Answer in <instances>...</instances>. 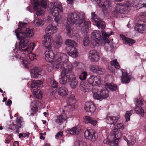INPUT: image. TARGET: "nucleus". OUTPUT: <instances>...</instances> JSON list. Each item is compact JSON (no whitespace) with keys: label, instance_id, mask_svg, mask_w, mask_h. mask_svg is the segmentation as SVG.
Listing matches in <instances>:
<instances>
[{"label":"nucleus","instance_id":"nucleus-1","mask_svg":"<svg viewBox=\"0 0 146 146\" xmlns=\"http://www.w3.org/2000/svg\"><path fill=\"white\" fill-rule=\"evenodd\" d=\"M18 39L20 40L19 48L24 51L31 52L33 50L35 45L33 42H30L29 38L34 35L33 30L26 28L24 32L19 28L16 29L15 31Z\"/></svg>","mask_w":146,"mask_h":146},{"label":"nucleus","instance_id":"nucleus-2","mask_svg":"<svg viewBox=\"0 0 146 146\" xmlns=\"http://www.w3.org/2000/svg\"><path fill=\"white\" fill-rule=\"evenodd\" d=\"M45 59L48 62H52L54 60V58L56 59L54 63V67L58 69L61 68L64 70V64H65L68 65L71 64L68 63H66L68 60V56L64 53H57L55 56L52 50H46L45 52Z\"/></svg>","mask_w":146,"mask_h":146},{"label":"nucleus","instance_id":"nucleus-3","mask_svg":"<svg viewBox=\"0 0 146 146\" xmlns=\"http://www.w3.org/2000/svg\"><path fill=\"white\" fill-rule=\"evenodd\" d=\"M80 16L75 12L68 13L67 16L68 21L66 25V29L67 31V34L70 37L73 36L72 25L74 24L77 25L78 26L81 27L85 19V16L83 13Z\"/></svg>","mask_w":146,"mask_h":146},{"label":"nucleus","instance_id":"nucleus-4","mask_svg":"<svg viewBox=\"0 0 146 146\" xmlns=\"http://www.w3.org/2000/svg\"><path fill=\"white\" fill-rule=\"evenodd\" d=\"M139 0H127L123 4H117L113 13L115 15H116L119 13L124 14L127 13L128 11L131 9V6L135 7L138 9L145 7L141 1L138 2V1Z\"/></svg>","mask_w":146,"mask_h":146},{"label":"nucleus","instance_id":"nucleus-5","mask_svg":"<svg viewBox=\"0 0 146 146\" xmlns=\"http://www.w3.org/2000/svg\"><path fill=\"white\" fill-rule=\"evenodd\" d=\"M112 133L114 136L113 140L111 141L108 138L104 140V143L110 146H117L119 142L121 141V137L122 135L121 131L115 127L113 130Z\"/></svg>","mask_w":146,"mask_h":146},{"label":"nucleus","instance_id":"nucleus-6","mask_svg":"<svg viewBox=\"0 0 146 146\" xmlns=\"http://www.w3.org/2000/svg\"><path fill=\"white\" fill-rule=\"evenodd\" d=\"M63 70L61 73V78L59 79V82L60 84H63L68 82L69 80V76L71 73L72 66V64L68 65L65 64H64Z\"/></svg>","mask_w":146,"mask_h":146},{"label":"nucleus","instance_id":"nucleus-7","mask_svg":"<svg viewBox=\"0 0 146 146\" xmlns=\"http://www.w3.org/2000/svg\"><path fill=\"white\" fill-rule=\"evenodd\" d=\"M84 135L86 139L92 141H95L98 138L97 133L92 129L86 130L84 132Z\"/></svg>","mask_w":146,"mask_h":146},{"label":"nucleus","instance_id":"nucleus-8","mask_svg":"<svg viewBox=\"0 0 146 146\" xmlns=\"http://www.w3.org/2000/svg\"><path fill=\"white\" fill-rule=\"evenodd\" d=\"M91 16V21L94 22V24L99 28H100V26L102 29L105 27V22L104 21L101 20L100 18H98V15L95 14V12L92 13Z\"/></svg>","mask_w":146,"mask_h":146},{"label":"nucleus","instance_id":"nucleus-9","mask_svg":"<svg viewBox=\"0 0 146 146\" xmlns=\"http://www.w3.org/2000/svg\"><path fill=\"white\" fill-rule=\"evenodd\" d=\"M24 124L23 117H17L16 121L13 122V125L11 127V129L13 130H16L15 131L17 133H18L19 132V128H21Z\"/></svg>","mask_w":146,"mask_h":146},{"label":"nucleus","instance_id":"nucleus-10","mask_svg":"<svg viewBox=\"0 0 146 146\" xmlns=\"http://www.w3.org/2000/svg\"><path fill=\"white\" fill-rule=\"evenodd\" d=\"M50 11L53 16L56 17L62 13L63 8L61 5H58L56 2H54L53 7L51 9Z\"/></svg>","mask_w":146,"mask_h":146},{"label":"nucleus","instance_id":"nucleus-11","mask_svg":"<svg viewBox=\"0 0 146 146\" xmlns=\"http://www.w3.org/2000/svg\"><path fill=\"white\" fill-rule=\"evenodd\" d=\"M92 38L96 44L99 45L102 44L101 33L99 31H95L92 34Z\"/></svg>","mask_w":146,"mask_h":146},{"label":"nucleus","instance_id":"nucleus-12","mask_svg":"<svg viewBox=\"0 0 146 146\" xmlns=\"http://www.w3.org/2000/svg\"><path fill=\"white\" fill-rule=\"evenodd\" d=\"M47 0H36L33 3V9H36L38 7H41L46 9L47 8Z\"/></svg>","mask_w":146,"mask_h":146},{"label":"nucleus","instance_id":"nucleus-13","mask_svg":"<svg viewBox=\"0 0 146 146\" xmlns=\"http://www.w3.org/2000/svg\"><path fill=\"white\" fill-rule=\"evenodd\" d=\"M52 36L48 35H46L44 36V38H42V41L43 43V44L44 45L46 48L47 49L49 50L51 49L52 46H51L52 40Z\"/></svg>","mask_w":146,"mask_h":146},{"label":"nucleus","instance_id":"nucleus-14","mask_svg":"<svg viewBox=\"0 0 146 146\" xmlns=\"http://www.w3.org/2000/svg\"><path fill=\"white\" fill-rule=\"evenodd\" d=\"M108 92H92L93 98L98 100H102L108 97L109 96Z\"/></svg>","mask_w":146,"mask_h":146},{"label":"nucleus","instance_id":"nucleus-15","mask_svg":"<svg viewBox=\"0 0 146 146\" xmlns=\"http://www.w3.org/2000/svg\"><path fill=\"white\" fill-rule=\"evenodd\" d=\"M120 118V116L119 115L114 116H110L109 114H108L106 118V122L109 124L115 125Z\"/></svg>","mask_w":146,"mask_h":146},{"label":"nucleus","instance_id":"nucleus-16","mask_svg":"<svg viewBox=\"0 0 146 146\" xmlns=\"http://www.w3.org/2000/svg\"><path fill=\"white\" fill-rule=\"evenodd\" d=\"M89 57L92 62H97L100 58L99 53L96 50H91L89 53Z\"/></svg>","mask_w":146,"mask_h":146},{"label":"nucleus","instance_id":"nucleus-17","mask_svg":"<svg viewBox=\"0 0 146 146\" xmlns=\"http://www.w3.org/2000/svg\"><path fill=\"white\" fill-rule=\"evenodd\" d=\"M85 110L87 112L93 113L96 107L94 104L92 102H87L85 104Z\"/></svg>","mask_w":146,"mask_h":146},{"label":"nucleus","instance_id":"nucleus-18","mask_svg":"<svg viewBox=\"0 0 146 146\" xmlns=\"http://www.w3.org/2000/svg\"><path fill=\"white\" fill-rule=\"evenodd\" d=\"M42 84V82L40 80H33L31 81H29L28 83V86L31 85V88L33 89V91L36 90L38 87ZM35 91H39V90H37Z\"/></svg>","mask_w":146,"mask_h":146},{"label":"nucleus","instance_id":"nucleus-19","mask_svg":"<svg viewBox=\"0 0 146 146\" xmlns=\"http://www.w3.org/2000/svg\"><path fill=\"white\" fill-rule=\"evenodd\" d=\"M69 77L68 78H69L68 82H69L72 88H75L78 83L77 80L75 77L74 75L72 74L71 72Z\"/></svg>","mask_w":146,"mask_h":146},{"label":"nucleus","instance_id":"nucleus-20","mask_svg":"<svg viewBox=\"0 0 146 146\" xmlns=\"http://www.w3.org/2000/svg\"><path fill=\"white\" fill-rule=\"evenodd\" d=\"M90 69L93 73L99 75L103 74L104 73V70L97 65H93L91 66Z\"/></svg>","mask_w":146,"mask_h":146},{"label":"nucleus","instance_id":"nucleus-21","mask_svg":"<svg viewBox=\"0 0 146 146\" xmlns=\"http://www.w3.org/2000/svg\"><path fill=\"white\" fill-rule=\"evenodd\" d=\"M57 28L56 26L49 25L46 28L45 32L46 34L52 35L56 33Z\"/></svg>","mask_w":146,"mask_h":146},{"label":"nucleus","instance_id":"nucleus-22","mask_svg":"<svg viewBox=\"0 0 146 146\" xmlns=\"http://www.w3.org/2000/svg\"><path fill=\"white\" fill-rule=\"evenodd\" d=\"M72 92L70 93L67 97V102L68 106H73L76 102L75 96L72 94Z\"/></svg>","mask_w":146,"mask_h":146},{"label":"nucleus","instance_id":"nucleus-23","mask_svg":"<svg viewBox=\"0 0 146 146\" xmlns=\"http://www.w3.org/2000/svg\"><path fill=\"white\" fill-rule=\"evenodd\" d=\"M80 130V128L78 126H76L72 128L71 129H68L66 131L67 133L74 135L78 134Z\"/></svg>","mask_w":146,"mask_h":146},{"label":"nucleus","instance_id":"nucleus-24","mask_svg":"<svg viewBox=\"0 0 146 146\" xmlns=\"http://www.w3.org/2000/svg\"><path fill=\"white\" fill-rule=\"evenodd\" d=\"M84 121L86 123H89L93 126H95L98 123V121L94 118L87 116L85 117Z\"/></svg>","mask_w":146,"mask_h":146},{"label":"nucleus","instance_id":"nucleus-25","mask_svg":"<svg viewBox=\"0 0 146 146\" xmlns=\"http://www.w3.org/2000/svg\"><path fill=\"white\" fill-rule=\"evenodd\" d=\"M99 6L102 8L103 11H106L107 8L111 6V2L110 0H106L104 1L103 4H99Z\"/></svg>","mask_w":146,"mask_h":146},{"label":"nucleus","instance_id":"nucleus-26","mask_svg":"<svg viewBox=\"0 0 146 146\" xmlns=\"http://www.w3.org/2000/svg\"><path fill=\"white\" fill-rule=\"evenodd\" d=\"M67 118L66 114L63 113L57 116V119L56 120L55 122L60 125Z\"/></svg>","mask_w":146,"mask_h":146},{"label":"nucleus","instance_id":"nucleus-27","mask_svg":"<svg viewBox=\"0 0 146 146\" xmlns=\"http://www.w3.org/2000/svg\"><path fill=\"white\" fill-rule=\"evenodd\" d=\"M132 78L130 75L129 76L128 74H125L123 72H122V76L121 77V81L124 84H127L129 83L130 80Z\"/></svg>","mask_w":146,"mask_h":146},{"label":"nucleus","instance_id":"nucleus-28","mask_svg":"<svg viewBox=\"0 0 146 146\" xmlns=\"http://www.w3.org/2000/svg\"><path fill=\"white\" fill-rule=\"evenodd\" d=\"M41 70L37 67L33 68L32 70L31 77L34 78H37L40 76Z\"/></svg>","mask_w":146,"mask_h":146},{"label":"nucleus","instance_id":"nucleus-29","mask_svg":"<svg viewBox=\"0 0 146 146\" xmlns=\"http://www.w3.org/2000/svg\"><path fill=\"white\" fill-rule=\"evenodd\" d=\"M83 70V69L82 68L78 69L79 72V78L82 81L85 80L88 76L87 73Z\"/></svg>","mask_w":146,"mask_h":146},{"label":"nucleus","instance_id":"nucleus-30","mask_svg":"<svg viewBox=\"0 0 146 146\" xmlns=\"http://www.w3.org/2000/svg\"><path fill=\"white\" fill-rule=\"evenodd\" d=\"M62 42V40L60 36L56 37L53 43L54 47L56 48H59L61 46Z\"/></svg>","mask_w":146,"mask_h":146},{"label":"nucleus","instance_id":"nucleus-31","mask_svg":"<svg viewBox=\"0 0 146 146\" xmlns=\"http://www.w3.org/2000/svg\"><path fill=\"white\" fill-rule=\"evenodd\" d=\"M135 30L138 31L139 33H143L146 29V25L145 24H140L137 23L135 27Z\"/></svg>","mask_w":146,"mask_h":146},{"label":"nucleus","instance_id":"nucleus-32","mask_svg":"<svg viewBox=\"0 0 146 146\" xmlns=\"http://www.w3.org/2000/svg\"><path fill=\"white\" fill-rule=\"evenodd\" d=\"M70 50L68 52V54L73 58H76L78 55L77 49L76 47L70 49Z\"/></svg>","mask_w":146,"mask_h":146},{"label":"nucleus","instance_id":"nucleus-33","mask_svg":"<svg viewBox=\"0 0 146 146\" xmlns=\"http://www.w3.org/2000/svg\"><path fill=\"white\" fill-rule=\"evenodd\" d=\"M91 24L90 21H84V22L83 26L82 28V30L84 33H87L89 31V26Z\"/></svg>","mask_w":146,"mask_h":146},{"label":"nucleus","instance_id":"nucleus-34","mask_svg":"<svg viewBox=\"0 0 146 146\" xmlns=\"http://www.w3.org/2000/svg\"><path fill=\"white\" fill-rule=\"evenodd\" d=\"M65 43L66 45L68 46L70 48L69 49L76 47V43L75 41L70 39L66 40Z\"/></svg>","mask_w":146,"mask_h":146},{"label":"nucleus","instance_id":"nucleus-35","mask_svg":"<svg viewBox=\"0 0 146 146\" xmlns=\"http://www.w3.org/2000/svg\"><path fill=\"white\" fill-rule=\"evenodd\" d=\"M105 86L106 89L108 91L109 89V90L113 91H116L117 89V86L115 84L106 83Z\"/></svg>","mask_w":146,"mask_h":146},{"label":"nucleus","instance_id":"nucleus-36","mask_svg":"<svg viewBox=\"0 0 146 146\" xmlns=\"http://www.w3.org/2000/svg\"><path fill=\"white\" fill-rule=\"evenodd\" d=\"M42 104L39 101H36L35 107H33L31 109V112H33L36 113L38 111V107H40Z\"/></svg>","mask_w":146,"mask_h":146},{"label":"nucleus","instance_id":"nucleus-37","mask_svg":"<svg viewBox=\"0 0 146 146\" xmlns=\"http://www.w3.org/2000/svg\"><path fill=\"white\" fill-rule=\"evenodd\" d=\"M44 21L41 19L36 18L34 20V23L36 26L38 27L42 26L43 25Z\"/></svg>","mask_w":146,"mask_h":146},{"label":"nucleus","instance_id":"nucleus-38","mask_svg":"<svg viewBox=\"0 0 146 146\" xmlns=\"http://www.w3.org/2000/svg\"><path fill=\"white\" fill-rule=\"evenodd\" d=\"M19 49L21 51H23L25 52V51H23V50H21L19 48ZM31 52H27V51L26 52L25 51V52L30 53L29 54V56H28V58H29L30 60L31 61L33 60L34 59H37L38 58V56L36 55L35 54L31 53V52Z\"/></svg>","mask_w":146,"mask_h":146},{"label":"nucleus","instance_id":"nucleus-39","mask_svg":"<svg viewBox=\"0 0 146 146\" xmlns=\"http://www.w3.org/2000/svg\"><path fill=\"white\" fill-rule=\"evenodd\" d=\"M43 8L41 7H39L37 9L34 10L36 11V14L37 16H40L43 15L44 14V9Z\"/></svg>","mask_w":146,"mask_h":146},{"label":"nucleus","instance_id":"nucleus-40","mask_svg":"<svg viewBox=\"0 0 146 146\" xmlns=\"http://www.w3.org/2000/svg\"><path fill=\"white\" fill-rule=\"evenodd\" d=\"M80 87L81 91H89V85L88 83L85 84H81Z\"/></svg>","mask_w":146,"mask_h":146},{"label":"nucleus","instance_id":"nucleus-41","mask_svg":"<svg viewBox=\"0 0 146 146\" xmlns=\"http://www.w3.org/2000/svg\"><path fill=\"white\" fill-rule=\"evenodd\" d=\"M135 110L137 113L141 114L142 116L144 115V111L141 106H136L135 109Z\"/></svg>","mask_w":146,"mask_h":146},{"label":"nucleus","instance_id":"nucleus-42","mask_svg":"<svg viewBox=\"0 0 146 146\" xmlns=\"http://www.w3.org/2000/svg\"><path fill=\"white\" fill-rule=\"evenodd\" d=\"M34 96L36 98L41 100L42 98V92H33Z\"/></svg>","mask_w":146,"mask_h":146},{"label":"nucleus","instance_id":"nucleus-43","mask_svg":"<svg viewBox=\"0 0 146 146\" xmlns=\"http://www.w3.org/2000/svg\"><path fill=\"white\" fill-rule=\"evenodd\" d=\"M21 57L20 55H17L16 53L12 54L10 56V59L12 61L18 59H19Z\"/></svg>","mask_w":146,"mask_h":146},{"label":"nucleus","instance_id":"nucleus-44","mask_svg":"<svg viewBox=\"0 0 146 146\" xmlns=\"http://www.w3.org/2000/svg\"><path fill=\"white\" fill-rule=\"evenodd\" d=\"M121 139H123L127 143V145H133L134 144V142L133 141H132V140H129L126 137L124 136H121Z\"/></svg>","mask_w":146,"mask_h":146},{"label":"nucleus","instance_id":"nucleus-45","mask_svg":"<svg viewBox=\"0 0 146 146\" xmlns=\"http://www.w3.org/2000/svg\"><path fill=\"white\" fill-rule=\"evenodd\" d=\"M136 41L135 40L128 38L124 43H125V44H128L129 46H131Z\"/></svg>","mask_w":146,"mask_h":146},{"label":"nucleus","instance_id":"nucleus-46","mask_svg":"<svg viewBox=\"0 0 146 146\" xmlns=\"http://www.w3.org/2000/svg\"><path fill=\"white\" fill-rule=\"evenodd\" d=\"M94 86H97L100 85L101 84V80L100 77L98 76H94Z\"/></svg>","mask_w":146,"mask_h":146},{"label":"nucleus","instance_id":"nucleus-47","mask_svg":"<svg viewBox=\"0 0 146 146\" xmlns=\"http://www.w3.org/2000/svg\"><path fill=\"white\" fill-rule=\"evenodd\" d=\"M110 64L113 66L116 69H118L120 67L119 63L116 60H113L110 62Z\"/></svg>","mask_w":146,"mask_h":146},{"label":"nucleus","instance_id":"nucleus-48","mask_svg":"<svg viewBox=\"0 0 146 146\" xmlns=\"http://www.w3.org/2000/svg\"><path fill=\"white\" fill-rule=\"evenodd\" d=\"M133 111L131 110L130 111H127L125 115V118L126 119V121L130 120V117L132 114Z\"/></svg>","mask_w":146,"mask_h":146},{"label":"nucleus","instance_id":"nucleus-49","mask_svg":"<svg viewBox=\"0 0 146 146\" xmlns=\"http://www.w3.org/2000/svg\"><path fill=\"white\" fill-rule=\"evenodd\" d=\"M105 28V27L103 29H101V32L102 34V38H107L111 35V34H108L105 32V31L104 30Z\"/></svg>","mask_w":146,"mask_h":146},{"label":"nucleus","instance_id":"nucleus-50","mask_svg":"<svg viewBox=\"0 0 146 146\" xmlns=\"http://www.w3.org/2000/svg\"><path fill=\"white\" fill-rule=\"evenodd\" d=\"M58 94L61 96L62 97L65 98L68 97L69 94L71 92H58Z\"/></svg>","mask_w":146,"mask_h":146},{"label":"nucleus","instance_id":"nucleus-51","mask_svg":"<svg viewBox=\"0 0 146 146\" xmlns=\"http://www.w3.org/2000/svg\"><path fill=\"white\" fill-rule=\"evenodd\" d=\"M27 24L26 23L19 22V28H18L17 29H18V28H20L21 30L23 31V28H25L26 27Z\"/></svg>","mask_w":146,"mask_h":146},{"label":"nucleus","instance_id":"nucleus-52","mask_svg":"<svg viewBox=\"0 0 146 146\" xmlns=\"http://www.w3.org/2000/svg\"><path fill=\"white\" fill-rule=\"evenodd\" d=\"M13 138L12 135L9 134L6 137L5 141V143H9L12 140Z\"/></svg>","mask_w":146,"mask_h":146},{"label":"nucleus","instance_id":"nucleus-53","mask_svg":"<svg viewBox=\"0 0 146 146\" xmlns=\"http://www.w3.org/2000/svg\"><path fill=\"white\" fill-rule=\"evenodd\" d=\"M94 76L92 75L88 79V83L89 84H92L93 85H94Z\"/></svg>","mask_w":146,"mask_h":146},{"label":"nucleus","instance_id":"nucleus-54","mask_svg":"<svg viewBox=\"0 0 146 146\" xmlns=\"http://www.w3.org/2000/svg\"><path fill=\"white\" fill-rule=\"evenodd\" d=\"M30 133H20L19 134V137L21 138L22 137L26 138V137L28 138L29 137V135Z\"/></svg>","mask_w":146,"mask_h":146},{"label":"nucleus","instance_id":"nucleus-55","mask_svg":"<svg viewBox=\"0 0 146 146\" xmlns=\"http://www.w3.org/2000/svg\"><path fill=\"white\" fill-rule=\"evenodd\" d=\"M50 83L53 88H56L58 87V82L54 80H51Z\"/></svg>","mask_w":146,"mask_h":146},{"label":"nucleus","instance_id":"nucleus-56","mask_svg":"<svg viewBox=\"0 0 146 146\" xmlns=\"http://www.w3.org/2000/svg\"><path fill=\"white\" fill-rule=\"evenodd\" d=\"M135 104L136 106H143V101L140 98L137 100L136 103Z\"/></svg>","mask_w":146,"mask_h":146},{"label":"nucleus","instance_id":"nucleus-57","mask_svg":"<svg viewBox=\"0 0 146 146\" xmlns=\"http://www.w3.org/2000/svg\"><path fill=\"white\" fill-rule=\"evenodd\" d=\"M115 127H116V128L120 129L122 130L124 128L123 124L122 123H120L117 124Z\"/></svg>","mask_w":146,"mask_h":146},{"label":"nucleus","instance_id":"nucleus-58","mask_svg":"<svg viewBox=\"0 0 146 146\" xmlns=\"http://www.w3.org/2000/svg\"><path fill=\"white\" fill-rule=\"evenodd\" d=\"M83 42L84 45L86 46L89 45L90 41L88 38H84Z\"/></svg>","mask_w":146,"mask_h":146},{"label":"nucleus","instance_id":"nucleus-59","mask_svg":"<svg viewBox=\"0 0 146 146\" xmlns=\"http://www.w3.org/2000/svg\"><path fill=\"white\" fill-rule=\"evenodd\" d=\"M68 90L64 86H61L60 87L58 91H67Z\"/></svg>","mask_w":146,"mask_h":146},{"label":"nucleus","instance_id":"nucleus-60","mask_svg":"<svg viewBox=\"0 0 146 146\" xmlns=\"http://www.w3.org/2000/svg\"><path fill=\"white\" fill-rule=\"evenodd\" d=\"M102 43H103V42H104L105 43H109L110 42V40L108 39V38H102Z\"/></svg>","mask_w":146,"mask_h":146},{"label":"nucleus","instance_id":"nucleus-61","mask_svg":"<svg viewBox=\"0 0 146 146\" xmlns=\"http://www.w3.org/2000/svg\"><path fill=\"white\" fill-rule=\"evenodd\" d=\"M120 37L122 38V39L124 40L123 42H124L126 41L127 38H128L126 37L125 36L122 34H120Z\"/></svg>","mask_w":146,"mask_h":146},{"label":"nucleus","instance_id":"nucleus-62","mask_svg":"<svg viewBox=\"0 0 146 146\" xmlns=\"http://www.w3.org/2000/svg\"><path fill=\"white\" fill-rule=\"evenodd\" d=\"M23 64L24 66L26 68H28V63L27 60H23Z\"/></svg>","mask_w":146,"mask_h":146},{"label":"nucleus","instance_id":"nucleus-63","mask_svg":"<svg viewBox=\"0 0 146 146\" xmlns=\"http://www.w3.org/2000/svg\"><path fill=\"white\" fill-rule=\"evenodd\" d=\"M86 143L83 141H80L79 143V146H85Z\"/></svg>","mask_w":146,"mask_h":146},{"label":"nucleus","instance_id":"nucleus-64","mask_svg":"<svg viewBox=\"0 0 146 146\" xmlns=\"http://www.w3.org/2000/svg\"><path fill=\"white\" fill-rule=\"evenodd\" d=\"M12 103V101L10 100H9L8 101L6 102L5 103V104L6 105L10 106Z\"/></svg>","mask_w":146,"mask_h":146}]
</instances>
